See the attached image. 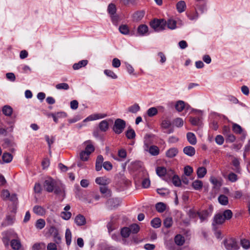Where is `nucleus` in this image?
Here are the masks:
<instances>
[{"mask_svg":"<svg viewBox=\"0 0 250 250\" xmlns=\"http://www.w3.org/2000/svg\"><path fill=\"white\" fill-rule=\"evenodd\" d=\"M158 113V109L156 107H152L149 108L147 111V115L149 117H153Z\"/></svg>","mask_w":250,"mask_h":250,"instance_id":"41","label":"nucleus"},{"mask_svg":"<svg viewBox=\"0 0 250 250\" xmlns=\"http://www.w3.org/2000/svg\"><path fill=\"white\" fill-rule=\"evenodd\" d=\"M175 243L179 246L182 245L185 242L184 237L181 235H177L174 239Z\"/></svg>","mask_w":250,"mask_h":250,"instance_id":"33","label":"nucleus"},{"mask_svg":"<svg viewBox=\"0 0 250 250\" xmlns=\"http://www.w3.org/2000/svg\"><path fill=\"white\" fill-rule=\"evenodd\" d=\"M11 246L14 250H19L21 247V244L19 240L13 239L11 241Z\"/></svg>","mask_w":250,"mask_h":250,"instance_id":"28","label":"nucleus"},{"mask_svg":"<svg viewBox=\"0 0 250 250\" xmlns=\"http://www.w3.org/2000/svg\"><path fill=\"white\" fill-rule=\"evenodd\" d=\"M55 87L57 89L59 90H67L69 88V85L66 83H60L57 84Z\"/></svg>","mask_w":250,"mask_h":250,"instance_id":"46","label":"nucleus"},{"mask_svg":"<svg viewBox=\"0 0 250 250\" xmlns=\"http://www.w3.org/2000/svg\"><path fill=\"white\" fill-rule=\"evenodd\" d=\"M215 142L219 145H221L224 143V139L222 135H218L216 136Z\"/></svg>","mask_w":250,"mask_h":250,"instance_id":"60","label":"nucleus"},{"mask_svg":"<svg viewBox=\"0 0 250 250\" xmlns=\"http://www.w3.org/2000/svg\"><path fill=\"white\" fill-rule=\"evenodd\" d=\"M2 159L4 163H8L12 161L13 156L9 153L4 152L2 155Z\"/></svg>","mask_w":250,"mask_h":250,"instance_id":"27","label":"nucleus"},{"mask_svg":"<svg viewBox=\"0 0 250 250\" xmlns=\"http://www.w3.org/2000/svg\"><path fill=\"white\" fill-rule=\"evenodd\" d=\"M108 11L110 15H114L116 11V8L114 4L111 3L108 5Z\"/></svg>","mask_w":250,"mask_h":250,"instance_id":"56","label":"nucleus"},{"mask_svg":"<svg viewBox=\"0 0 250 250\" xmlns=\"http://www.w3.org/2000/svg\"><path fill=\"white\" fill-rule=\"evenodd\" d=\"M89 154L84 150L81 152L80 154V159L83 161H86L89 158Z\"/></svg>","mask_w":250,"mask_h":250,"instance_id":"45","label":"nucleus"},{"mask_svg":"<svg viewBox=\"0 0 250 250\" xmlns=\"http://www.w3.org/2000/svg\"><path fill=\"white\" fill-rule=\"evenodd\" d=\"M192 186L196 190H200L202 188L203 183L199 180H195L192 184Z\"/></svg>","mask_w":250,"mask_h":250,"instance_id":"29","label":"nucleus"},{"mask_svg":"<svg viewBox=\"0 0 250 250\" xmlns=\"http://www.w3.org/2000/svg\"><path fill=\"white\" fill-rule=\"evenodd\" d=\"M178 153L177 148L172 147L168 149L166 152V155L169 158H172L177 155Z\"/></svg>","mask_w":250,"mask_h":250,"instance_id":"15","label":"nucleus"},{"mask_svg":"<svg viewBox=\"0 0 250 250\" xmlns=\"http://www.w3.org/2000/svg\"><path fill=\"white\" fill-rule=\"evenodd\" d=\"M103 166L107 171L111 170L113 167L112 164L109 161L104 162L103 164Z\"/></svg>","mask_w":250,"mask_h":250,"instance_id":"58","label":"nucleus"},{"mask_svg":"<svg viewBox=\"0 0 250 250\" xmlns=\"http://www.w3.org/2000/svg\"><path fill=\"white\" fill-rule=\"evenodd\" d=\"M119 30L120 33L124 35H127L129 32L128 27L125 24L120 25Z\"/></svg>","mask_w":250,"mask_h":250,"instance_id":"36","label":"nucleus"},{"mask_svg":"<svg viewBox=\"0 0 250 250\" xmlns=\"http://www.w3.org/2000/svg\"><path fill=\"white\" fill-rule=\"evenodd\" d=\"M187 138L188 142L192 145H194L197 143V139L195 135L192 132H188L187 134Z\"/></svg>","mask_w":250,"mask_h":250,"instance_id":"19","label":"nucleus"},{"mask_svg":"<svg viewBox=\"0 0 250 250\" xmlns=\"http://www.w3.org/2000/svg\"><path fill=\"white\" fill-rule=\"evenodd\" d=\"M57 183V182L51 177H48L45 180L43 186L46 191L52 192Z\"/></svg>","mask_w":250,"mask_h":250,"instance_id":"3","label":"nucleus"},{"mask_svg":"<svg viewBox=\"0 0 250 250\" xmlns=\"http://www.w3.org/2000/svg\"><path fill=\"white\" fill-rule=\"evenodd\" d=\"M197 215H198V216L199 217L201 222L205 220L208 217V213L207 211H204L202 212H198Z\"/></svg>","mask_w":250,"mask_h":250,"instance_id":"53","label":"nucleus"},{"mask_svg":"<svg viewBox=\"0 0 250 250\" xmlns=\"http://www.w3.org/2000/svg\"><path fill=\"white\" fill-rule=\"evenodd\" d=\"M207 171L205 167H199L197 169V175L199 178H203L207 174Z\"/></svg>","mask_w":250,"mask_h":250,"instance_id":"23","label":"nucleus"},{"mask_svg":"<svg viewBox=\"0 0 250 250\" xmlns=\"http://www.w3.org/2000/svg\"><path fill=\"white\" fill-rule=\"evenodd\" d=\"M155 207L158 212H163L165 210L166 206L164 203L162 202H159L156 204Z\"/></svg>","mask_w":250,"mask_h":250,"instance_id":"34","label":"nucleus"},{"mask_svg":"<svg viewBox=\"0 0 250 250\" xmlns=\"http://www.w3.org/2000/svg\"><path fill=\"white\" fill-rule=\"evenodd\" d=\"M130 232L133 233H137L140 230V227L137 224H134L130 226L129 228Z\"/></svg>","mask_w":250,"mask_h":250,"instance_id":"49","label":"nucleus"},{"mask_svg":"<svg viewBox=\"0 0 250 250\" xmlns=\"http://www.w3.org/2000/svg\"><path fill=\"white\" fill-rule=\"evenodd\" d=\"M186 8V2L184 0H180L176 4V9L179 13L185 11Z\"/></svg>","mask_w":250,"mask_h":250,"instance_id":"21","label":"nucleus"},{"mask_svg":"<svg viewBox=\"0 0 250 250\" xmlns=\"http://www.w3.org/2000/svg\"><path fill=\"white\" fill-rule=\"evenodd\" d=\"M148 28L145 24H141L139 25L137 29V32L140 35L144 36L148 32Z\"/></svg>","mask_w":250,"mask_h":250,"instance_id":"17","label":"nucleus"},{"mask_svg":"<svg viewBox=\"0 0 250 250\" xmlns=\"http://www.w3.org/2000/svg\"><path fill=\"white\" fill-rule=\"evenodd\" d=\"M225 218L223 217V215L217 214L214 217V221L212 224L213 225L215 224L221 225L225 222Z\"/></svg>","mask_w":250,"mask_h":250,"instance_id":"16","label":"nucleus"},{"mask_svg":"<svg viewBox=\"0 0 250 250\" xmlns=\"http://www.w3.org/2000/svg\"><path fill=\"white\" fill-rule=\"evenodd\" d=\"M218 199L219 203L222 205H227L228 204V198L224 195H220Z\"/></svg>","mask_w":250,"mask_h":250,"instance_id":"39","label":"nucleus"},{"mask_svg":"<svg viewBox=\"0 0 250 250\" xmlns=\"http://www.w3.org/2000/svg\"><path fill=\"white\" fill-rule=\"evenodd\" d=\"M140 109V107L138 104H134L128 108V111L132 113H136Z\"/></svg>","mask_w":250,"mask_h":250,"instance_id":"30","label":"nucleus"},{"mask_svg":"<svg viewBox=\"0 0 250 250\" xmlns=\"http://www.w3.org/2000/svg\"><path fill=\"white\" fill-rule=\"evenodd\" d=\"M104 74L107 77H110L113 79H116L118 78L117 75L112 70L109 69L104 70Z\"/></svg>","mask_w":250,"mask_h":250,"instance_id":"40","label":"nucleus"},{"mask_svg":"<svg viewBox=\"0 0 250 250\" xmlns=\"http://www.w3.org/2000/svg\"><path fill=\"white\" fill-rule=\"evenodd\" d=\"M130 230L129 228L125 227L121 229V234L124 238H127L129 236Z\"/></svg>","mask_w":250,"mask_h":250,"instance_id":"42","label":"nucleus"},{"mask_svg":"<svg viewBox=\"0 0 250 250\" xmlns=\"http://www.w3.org/2000/svg\"><path fill=\"white\" fill-rule=\"evenodd\" d=\"M193 172V168L189 166H187L184 168V173L187 176H189Z\"/></svg>","mask_w":250,"mask_h":250,"instance_id":"62","label":"nucleus"},{"mask_svg":"<svg viewBox=\"0 0 250 250\" xmlns=\"http://www.w3.org/2000/svg\"><path fill=\"white\" fill-rule=\"evenodd\" d=\"M42 247H44L43 243H36L32 247V250H41Z\"/></svg>","mask_w":250,"mask_h":250,"instance_id":"64","label":"nucleus"},{"mask_svg":"<svg viewBox=\"0 0 250 250\" xmlns=\"http://www.w3.org/2000/svg\"><path fill=\"white\" fill-rule=\"evenodd\" d=\"M45 225V222L43 219H39L36 221L35 226L37 229H42Z\"/></svg>","mask_w":250,"mask_h":250,"instance_id":"32","label":"nucleus"},{"mask_svg":"<svg viewBox=\"0 0 250 250\" xmlns=\"http://www.w3.org/2000/svg\"><path fill=\"white\" fill-rule=\"evenodd\" d=\"M224 244L228 250H237L239 249V246L233 238H229L224 241Z\"/></svg>","mask_w":250,"mask_h":250,"instance_id":"4","label":"nucleus"},{"mask_svg":"<svg viewBox=\"0 0 250 250\" xmlns=\"http://www.w3.org/2000/svg\"><path fill=\"white\" fill-rule=\"evenodd\" d=\"M232 130L236 134H241L242 132V128L240 125L237 124H233L232 125Z\"/></svg>","mask_w":250,"mask_h":250,"instance_id":"44","label":"nucleus"},{"mask_svg":"<svg viewBox=\"0 0 250 250\" xmlns=\"http://www.w3.org/2000/svg\"><path fill=\"white\" fill-rule=\"evenodd\" d=\"M161 221L158 218H155L151 221V225L154 228H158L161 226Z\"/></svg>","mask_w":250,"mask_h":250,"instance_id":"38","label":"nucleus"},{"mask_svg":"<svg viewBox=\"0 0 250 250\" xmlns=\"http://www.w3.org/2000/svg\"><path fill=\"white\" fill-rule=\"evenodd\" d=\"M172 219L170 217L166 218L164 221V225L166 228H170L172 224Z\"/></svg>","mask_w":250,"mask_h":250,"instance_id":"47","label":"nucleus"},{"mask_svg":"<svg viewBox=\"0 0 250 250\" xmlns=\"http://www.w3.org/2000/svg\"><path fill=\"white\" fill-rule=\"evenodd\" d=\"M167 27L170 29H174L176 28V22L175 21L173 20H169L167 21Z\"/></svg>","mask_w":250,"mask_h":250,"instance_id":"55","label":"nucleus"},{"mask_svg":"<svg viewBox=\"0 0 250 250\" xmlns=\"http://www.w3.org/2000/svg\"><path fill=\"white\" fill-rule=\"evenodd\" d=\"M100 190L102 194L104 195L105 197H107L111 196V191L106 185L101 186L100 188Z\"/></svg>","mask_w":250,"mask_h":250,"instance_id":"24","label":"nucleus"},{"mask_svg":"<svg viewBox=\"0 0 250 250\" xmlns=\"http://www.w3.org/2000/svg\"><path fill=\"white\" fill-rule=\"evenodd\" d=\"M87 63L88 61L86 60L80 61L78 63H75L73 64V68L74 70H78L81 68L86 66Z\"/></svg>","mask_w":250,"mask_h":250,"instance_id":"20","label":"nucleus"},{"mask_svg":"<svg viewBox=\"0 0 250 250\" xmlns=\"http://www.w3.org/2000/svg\"><path fill=\"white\" fill-rule=\"evenodd\" d=\"M232 165L234 168L233 169L236 172L240 173L241 172V167L240 166V160L238 158L232 156Z\"/></svg>","mask_w":250,"mask_h":250,"instance_id":"10","label":"nucleus"},{"mask_svg":"<svg viewBox=\"0 0 250 250\" xmlns=\"http://www.w3.org/2000/svg\"><path fill=\"white\" fill-rule=\"evenodd\" d=\"M71 213L69 211H63L61 213V217L64 220H68L71 218Z\"/></svg>","mask_w":250,"mask_h":250,"instance_id":"61","label":"nucleus"},{"mask_svg":"<svg viewBox=\"0 0 250 250\" xmlns=\"http://www.w3.org/2000/svg\"><path fill=\"white\" fill-rule=\"evenodd\" d=\"M83 145L85 146V150L84 151L86 152L87 153L90 154L94 151L95 148L91 141H86L83 143Z\"/></svg>","mask_w":250,"mask_h":250,"instance_id":"9","label":"nucleus"},{"mask_svg":"<svg viewBox=\"0 0 250 250\" xmlns=\"http://www.w3.org/2000/svg\"><path fill=\"white\" fill-rule=\"evenodd\" d=\"M103 161L104 158L103 156L101 155H98L95 164V169L96 171H99L102 169Z\"/></svg>","mask_w":250,"mask_h":250,"instance_id":"12","label":"nucleus"},{"mask_svg":"<svg viewBox=\"0 0 250 250\" xmlns=\"http://www.w3.org/2000/svg\"><path fill=\"white\" fill-rule=\"evenodd\" d=\"M173 123L175 126L179 127L183 125L184 122L182 119L180 118H177L174 121Z\"/></svg>","mask_w":250,"mask_h":250,"instance_id":"57","label":"nucleus"},{"mask_svg":"<svg viewBox=\"0 0 250 250\" xmlns=\"http://www.w3.org/2000/svg\"><path fill=\"white\" fill-rule=\"evenodd\" d=\"M1 197L3 200H7L10 197V193L7 189H3L1 191Z\"/></svg>","mask_w":250,"mask_h":250,"instance_id":"54","label":"nucleus"},{"mask_svg":"<svg viewBox=\"0 0 250 250\" xmlns=\"http://www.w3.org/2000/svg\"><path fill=\"white\" fill-rule=\"evenodd\" d=\"M172 183L176 187H179L181 184V181L177 175H174L172 178Z\"/></svg>","mask_w":250,"mask_h":250,"instance_id":"51","label":"nucleus"},{"mask_svg":"<svg viewBox=\"0 0 250 250\" xmlns=\"http://www.w3.org/2000/svg\"><path fill=\"white\" fill-rule=\"evenodd\" d=\"M228 178L231 182H235L238 180L237 175L233 172H230L229 173L228 176Z\"/></svg>","mask_w":250,"mask_h":250,"instance_id":"50","label":"nucleus"},{"mask_svg":"<svg viewBox=\"0 0 250 250\" xmlns=\"http://www.w3.org/2000/svg\"><path fill=\"white\" fill-rule=\"evenodd\" d=\"M135 132L132 128L128 129L126 132V136L128 139H132L135 137Z\"/></svg>","mask_w":250,"mask_h":250,"instance_id":"43","label":"nucleus"},{"mask_svg":"<svg viewBox=\"0 0 250 250\" xmlns=\"http://www.w3.org/2000/svg\"><path fill=\"white\" fill-rule=\"evenodd\" d=\"M145 151L148 152L151 155L157 156L159 154L160 150L159 147L154 145H151Z\"/></svg>","mask_w":250,"mask_h":250,"instance_id":"11","label":"nucleus"},{"mask_svg":"<svg viewBox=\"0 0 250 250\" xmlns=\"http://www.w3.org/2000/svg\"><path fill=\"white\" fill-rule=\"evenodd\" d=\"M53 191L55 194L62 196V197L65 196L64 186L61 183L57 182Z\"/></svg>","mask_w":250,"mask_h":250,"instance_id":"6","label":"nucleus"},{"mask_svg":"<svg viewBox=\"0 0 250 250\" xmlns=\"http://www.w3.org/2000/svg\"><path fill=\"white\" fill-rule=\"evenodd\" d=\"M151 27L156 31H160L164 30L166 26V21L162 20H154L150 22Z\"/></svg>","mask_w":250,"mask_h":250,"instance_id":"1","label":"nucleus"},{"mask_svg":"<svg viewBox=\"0 0 250 250\" xmlns=\"http://www.w3.org/2000/svg\"><path fill=\"white\" fill-rule=\"evenodd\" d=\"M112 65L113 67L118 68L121 65V62L117 58H114L112 60Z\"/></svg>","mask_w":250,"mask_h":250,"instance_id":"63","label":"nucleus"},{"mask_svg":"<svg viewBox=\"0 0 250 250\" xmlns=\"http://www.w3.org/2000/svg\"><path fill=\"white\" fill-rule=\"evenodd\" d=\"M156 171L159 176L162 177L165 175L167 172V170L165 167H157Z\"/></svg>","mask_w":250,"mask_h":250,"instance_id":"35","label":"nucleus"},{"mask_svg":"<svg viewBox=\"0 0 250 250\" xmlns=\"http://www.w3.org/2000/svg\"><path fill=\"white\" fill-rule=\"evenodd\" d=\"M65 237L66 239V243L69 246L71 242L72 234L70 230L69 229H66Z\"/></svg>","mask_w":250,"mask_h":250,"instance_id":"31","label":"nucleus"},{"mask_svg":"<svg viewBox=\"0 0 250 250\" xmlns=\"http://www.w3.org/2000/svg\"><path fill=\"white\" fill-rule=\"evenodd\" d=\"M183 152L187 155L192 157L195 153V149L193 146H187L184 148Z\"/></svg>","mask_w":250,"mask_h":250,"instance_id":"14","label":"nucleus"},{"mask_svg":"<svg viewBox=\"0 0 250 250\" xmlns=\"http://www.w3.org/2000/svg\"><path fill=\"white\" fill-rule=\"evenodd\" d=\"M106 116V114H102V113H98V114H92L88 117H87L86 119L84 120V122L86 121H91L94 120H96L104 118Z\"/></svg>","mask_w":250,"mask_h":250,"instance_id":"7","label":"nucleus"},{"mask_svg":"<svg viewBox=\"0 0 250 250\" xmlns=\"http://www.w3.org/2000/svg\"><path fill=\"white\" fill-rule=\"evenodd\" d=\"M95 182L101 186L106 185L108 183V179L105 177H97L95 180Z\"/></svg>","mask_w":250,"mask_h":250,"instance_id":"26","label":"nucleus"},{"mask_svg":"<svg viewBox=\"0 0 250 250\" xmlns=\"http://www.w3.org/2000/svg\"><path fill=\"white\" fill-rule=\"evenodd\" d=\"M171 125V122L168 120H164L161 123V126L162 128L167 129L170 127Z\"/></svg>","mask_w":250,"mask_h":250,"instance_id":"59","label":"nucleus"},{"mask_svg":"<svg viewBox=\"0 0 250 250\" xmlns=\"http://www.w3.org/2000/svg\"><path fill=\"white\" fill-rule=\"evenodd\" d=\"M2 111L5 116L10 117L12 114L13 108L10 105H5L3 106Z\"/></svg>","mask_w":250,"mask_h":250,"instance_id":"18","label":"nucleus"},{"mask_svg":"<svg viewBox=\"0 0 250 250\" xmlns=\"http://www.w3.org/2000/svg\"><path fill=\"white\" fill-rule=\"evenodd\" d=\"M33 211L39 215H43L45 213V209L40 206H35L33 208Z\"/></svg>","mask_w":250,"mask_h":250,"instance_id":"25","label":"nucleus"},{"mask_svg":"<svg viewBox=\"0 0 250 250\" xmlns=\"http://www.w3.org/2000/svg\"><path fill=\"white\" fill-rule=\"evenodd\" d=\"M125 127V122L122 119H117L115 120L113 130L116 134H121Z\"/></svg>","mask_w":250,"mask_h":250,"instance_id":"2","label":"nucleus"},{"mask_svg":"<svg viewBox=\"0 0 250 250\" xmlns=\"http://www.w3.org/2000/svg\"><path fill=\"white\" fill-rule=\"evenodd\" d=\"M47 221L48 223L51 225L48 229V233L52 236L56 235L58 233V230L56 228L53 226V223L55 222V219H54V215H50L47 218Z\"/></svg>","mask_w":250,"mask_h":250,"instance_id":"5","label":"nucleus"},{"mask_svg":"<svg viewBox=\"0 0 250 250\" xmlns=\"http://www.w3.org/2000/svg\"><path fill=\"white\" fill-rule=\"evenodd\" d=\"M153 143L152 136L149 134H146L144 138L143 148L144 150L147 149Z\"/></svg>","mask_w":250,"mask_h":250,"instance_id":"8","label":"nucleus"},{"mask_svg":"<svg viewBox=\"0 0 250 250\" xmlns=\"http://www.w3.org/2000/svg\"><path fill=\"white\" fill-rule=\"evenodd\" d=\"M99 127L101 131L105 132L108 129L109 123L107 120H103L99 123Z\"/></svg>","mask_w":250,"mask_h":250,"instance_id":"22","label":"nucleus"},{"mask_svg":"<svg viewBox=\"0 0 250 250\" xmlns=\"http://www.w3.org/2000/svg\"><path fill=\"white\" fill-rule=\"evenodd\" d=\"M75 222L77 226H81L85 224L86 220L83 215L78 214L75 218Z\"/></svg>","mask_w":250,"mask_h":250,"instance_id":"13","label":"nucleus"},{"mask_svg":"<svg viewBox=\"0 0 250 250\" xmlns=\"http://www.w3.org/2000/svg\"><path fill=\"white\" fill-rule=\"evenodd\" d=\"M241 244L242 247L245 249H248L250 248V242L246 239H241Z\"/></svg>","mask_w":250,"mask_h":250,"instance_id":"48","label":"nucleus"},{"mask_svg":"<svg viewBox=\"0 0 250 250\" xmlns=\"http://www.w3.org/2000/svg\"><path fill=\"white\" fill-rule=\"evenodd\" d=\"M223 216L225 218V219L229 220L232 217V212L229 209L226 210L224 212Z\"/></svg>","mask_w":250,"mask_h":250,"instance_id":"52","label":"nucleus"},{"mask_svg":"<svg viewBox=\"0 0 250 250\" xmlns=\"http://www.w3.org/2000/svg\"><path fill=\"white\" fill-rule=\"evenodd\" d=\"M185 107V104L183 101H178L175 104V108L178 112L182 111Z\"/></svg>","mask_w":250,"mask_h":250,"instance_id":"37","label":"nucleus"}]
</instances>
